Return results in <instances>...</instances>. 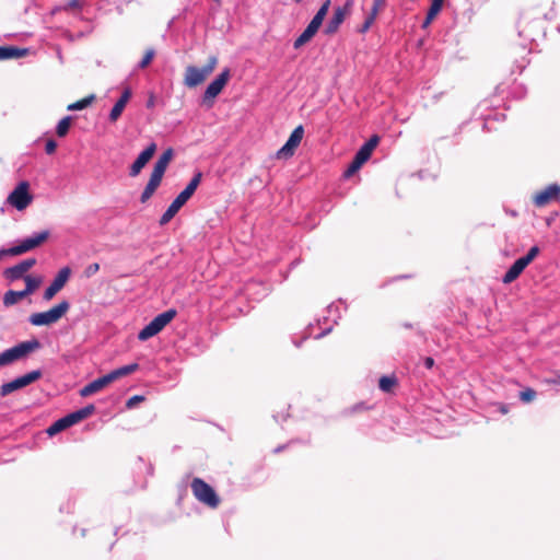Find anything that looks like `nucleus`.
Listing matches in <instances>:
<instances>
[{
  "label": "nucleus",
  "instance_id": "1",
  "mask_svg": "<svg viewBox=\"0 0 560 560\" xmlns=\"http://www.w3.org/2000/svg\"><path fill=\"white\" fill-rule=\"evenodd\" d=\"M201 177L202 174L200 172L192 176L186 188L179 192V195L173 200L166 211L162 214L159 221L160 225L167 224L176 215L179 209L190 199L199 186Z\"/></svg>",
  "mask_w": 560,
  "mask_h": 560
},
{
  "label": "nucleus",
  "instance_id": "2",
  "mask_svg": "<svg viewBox=\"0 0 560 560\" xmlns=\"http://www.w3.org/2000/svg\"><path fill=\"white\" fill-rule=\"evenodd\" d=\"M42 347L37 339L20 342L0 353V368L10 365L15 361L26 358L30 353Z\"/></svg>",
  "mask_w": 560,
  "mask_h": 560
},
{
  "label": "nucleus",
  "instance_id": "3",
  "mask_svg": "<svg viewBox=\"0 0 560 560\" xmlns=\"http://www.w3.org/2000/svg\"><path fill=\"white\" fill-rule=\"evenodd\" d=\"M94 411H95L94 405H92V404L88 405L79 410H75V411L58 419L57 421H55L51 425H49L47 428L46 432L49 436H52V435L70 428L71 425L86 419Z\"/></svg>",
  "mask_w": 560,
  "mask_h": 560
},
{
  "label": "nucleus",
  "instance_id": "4",
  "mask_svg": "<svg viewBox=\"0 0 560 560\" xmlns=\"http://www.w3.org/2000/svg\"><path fill=\"white\" fill-rule=\"evenodd\" d=\"M218 65L217 56H210L208 62L202 68L188 66L185 70L184 84L188 88H196L201 84L215 69Z\"/></svg>",
  "mask_w": 560,
  "mask_h": 560
},
{
  "label": "nucleus",
  "instance_id": "5",
  "mask_svg": "<svg viewBox=\"0 0 560 560\" xmlns=\"http://www.w3.org/2000/svg\"><path fill=\"white\" fill-rule=\"evenodd\" d=\"M177 315L175 308H170L159 315H156L148 325H145L138 334L140 341H145L153 336L158 335L168 325Z\"/></svg>",
  "mask_w": 560,
  "mask_h": 560
},
{
  "label": "nucleus",
  "instance_id": "6",
  "mask_svg": "<svg viewBox=\"0 0 560 560\" xmlns=\"http://www.w3.org/2000/svg\"><path fill=\"white\" fill-rule=\"evenodd\" d=\"M191 491L194 497L201 503L211 509H215L220 504V498L214 489L203 479L196 477L191 481Z\"/></svg>",
  "mask_w": 560,
  "mask_h": 560
},
{
  "label": "nucleus",
  "instance_id": "7",
  "mask_svg": "<svg viewBox=\"0 0 560 560\" xmlns=\"http://www.w3.org/2000/svg\"><path fill=\"white\" fill-rule=\"evenodd\" d=\"M70 308L68 301L63 300L47 312L33 313L28 322L34 326L51 325L58 322Z\"/></svg>",
  "mask_w": 560,
  "mask_h": 560
},
{
  "label": "nucleus",
  "instance_id": "8",
  "mask_svg": "<svg viewBox=\"0 0 560 560\" xmlns=\"http://www.w3.org/2000/svg\"><path fill=\"white\" fill-rule=\"evenodd\" d=\"M49 237V231L44 230L35 232L31 236L21 240L16 245L7 248L8 256H20L46 242Z\"/></svg>",
  "mask_w": 560,
  "mask_h": 560
},
{
  "label": "nucleus",
  "instance_id": "9",
  "mask_svg": "<svg viewBox=\"0 0 560 560\" xmlns=\"http://www.w3.org/2000/svg\"><path fill=\"white\" fill-rule=\"evenodd\" d=\"M7 201L19 211L26 209L33 201V195L30 192L28 182H20L10 192Z\"/></svg>",
  "mask_w": 560,
  "mask_h": 560
},
{
  "label": "nucleus",
  "instance_id": "10",
  "mask_svg": "<svg viewBox=\"0 0 560 560\" xmlns=\"http://www.w3.org/2000/svg\"><path fill=\"white\" fill-rule=\"evenodd\" d=\"M231 77V71L229 68L222 70V72L207 86L203 96L202 103L207 105L208 108L213 106V100L222 92L226 83L229 82Z\"/></svg>",
  "mask_w": 560,
  "mask_h": 560
},
{
  "label": "nucleus",
  "instance_id": "11",
  "mask_svg": "<svg viewBox=\"0 0 560 560\" xmlns=\"http://www.w3.org/2000/svg\"><path fill=\"white\" fill-rule=\"evenodd\" d=\"M40 377H42L40 370L31 371L22 376L14 378L11 382L2 384L0 387V395L2 397H4L18 389H21V388L32 384L33 382L39 380Z\"/></svg>",
  "mask_w": 560,
  "mask_h": 560
},
{
  "label": "nucleus",
  "instance_id": "12",
  "mask_svg": "<svg viewBox=\"0 0 560 560\" xmlns=\"http://www.w3.org/2000/svg\"><path fill=\"white\" fill-rule=\"evenodd\" d=\"M36 265V259L35 258H27V259H24L22 261H20L19 264L12 266V267H9V268H5L3 270V277L7 281L9 282H14V281H18L20 279H23L27 276L26 273Z\"/></svg>",
  "mask_w": 560,
  "mask_h": 560
},
{
  "label": "nucleus",
  "instance_id": "13",
  "mask_svg": "<svg viewBox=\"0 0 560 560\" xmlns=\"http://www.w3.org/2000/svg\"><path fill=\"white\" fill-rule=\"evenodd\" d=\"M352 1L348 0L343 7L335 9L332 16L325 26L324 32L326 35H332L338 31L340 25L343 23L346 15L349 13Z\"/></svg>",
  "mask_w": 560,
  "mask_h": 560
},
{
  "label": "nucleus",
  "instance_id": "14",
  "mask_svg": "<svg viewBox=\"0 0 560 560\" xmlns=\"http://www.w3.org/2000/svg\"><path fill=\"white\" fill-rule=\"evenodd\" d=\"M70 275L71 269L69 267L61 268L49 287L46 288L44 292V300H51L65 287Z\"/></svg>",
  "mask_w": 560,
  "mask_h": 560
},
{
  "label": "nucleus",
  "instance_id": "15",
  "mask_svg": "<svg viewBox=\"0 0 560 560\" xmlns=\"http://www.w3.org/2000/svg\"><path fill=\"white\" fill-rule=\"evenodd\" d=\"M560 198V186L558 184H551L545 189L536 192L534 196V203L536 207H545Z\"/></svg>",
  "mask_w": 560,
  "mask_h": 560
},
{
  "label": "nucleus",
  "instance_id": "16",
  "mask_svg": "<svg viewBox=\"0 0 560 560\" xmlns=\"http://www.w3.org/2000/svg\"><path fill=\"white\" fill-rule=\"evenodd\" d=\"M304 136V128L302 125L298 126L290 135L284 145L278 151V156L289 158L292 156L294 150L299 147Z\"/></svg>",
  "mask_w": 560,
  "mask_h": 560
},
{
  "label": "nucleus",
  "instance_id": "17",
  "mask_svg": "<svg viewBox=\"0 0 560 560\" xmlns=\"http://www.w3.org/2000/svg\"><path fill=\"white\" fill-rule=\"evenodd\" d=\"M156 151V144L154 142L150 143L135 160L129 170V175L131 177H136L140 174L141 170L145 166V164L152 159Z\"/></svg>",
  "mask_w": 560,
  "mask_h": 560
},
{
  "label": "nucleus",
  "instance_id": "18",
  "mask_svg": "<svg viewBox=\"0 0 560 560\" xmlns=\"http://www.w3.org/2000/svg\"><path fill=\"white\" fill-rule=\"evenodd\" d=\"M113 377L110 373H107L106 375H103L89 384H86L84 387L80 389V395L82 397L91 396L100 390H102L104 387L113 383Z\"/></svg>",
  "mask_w": 560,
  "mask_h": 560
},
{
  "label": "nucleus",
  "instance_id": "19",
  "mask_svg": "<svg viewBox=\"0 0 560 560\" xmlns=\"http://www.w3.org/2000/svg\"><path fill=\"white\" fill-rule=\"evenodd\" d=\"M130 97L131 90L129 88H126L109 113V120L112 122L116 121L120 117Z\"/></svg>",
  "mask_w": 560,
  "mask_h": 560
},
{
  "label": "nucleus",
  "instance_id": "20",
  "mask_svg": "<svg viewBox=\"0 0 560 560\" xmlns=\"http://www.w3.org/2000/svg\"><path fill=\"white\" fill-rule=\"evenodd\" d=\"M528 265L521 257L516 259L504 275L502 281L508 284L516 280Z\"/></svg>",
  "mask_w": 560,
  "mask_h": 560
},
{
  "label": "nucleus",
  "instance_id": "21",
  "mask_svg": "<svg viewBox=\"0 0 560 560\" xmlns=\"http://www.w3.org/2000/svg\"><path fill=\"white\" fill-rule=\"evenodd\" d=\"M27 54V49L12 46H0V60L21 58Z\"/></svg>",
  "mask_w": 560,
  "mask_h": 560
},
{
  "label": "nucleus",
  "instance_id": "22",
  "mask_svg": "<svg viewBox=\"0 0 560 560\" xmlns=\"http://www.w3.org/2000/svg\"><path fill=\"white\" fill-rule=\"evenodd\" d=\"M444 0H432L421 27L427 28L442 10Z\"/></svg>",
  "mask_w": 560,
  "mask_h": 560
},
{
  "label": "nucleus",
  "instance_id": "23",
  "mask_svg": "<svg viewBox=\"0 0 560 560\" xmlns=\"http://www.w3.org/2000/svg\"><path fill=\"white\" fill-rule=\"evenodd\" d=\"M172 158L173 149L168 148L160 155L158 161L154 163L153 171H158L159 173L164 174Z\"/></svg>",
  "mask_w": 560,
  "mask_h": 560
},
{
  "label": "nucleus",
  "instance_id": "24",
  "mask_svg": "<svg viewBox=\"0 0 560 560\" xmlns=\"http://www.w3.org/2000/svg\"><path fill=\"white\" fill-rule=\"evenodd\" d=\"M317 33V30L310 24L306 26V28L303 31V33L294 40L293 47L295 49L301 48L303 45L308 43Z\"/></svg>",
  "mask_w": 560,
  "mask_h": 560
},
{
  "label": "nucleus",
  "instance_id": "25",
  "mask_svg": "<svg viewBox=\"0 0 560 560\" xmlns=\"http://www.w3.org/2000/svg\"><path fill=\"white\" fill-rule=\"evenodd\" d=\"M138 369H139V364L138 363H130V364L120 366L118 369H115V370H113L109 373H110V375L113 377V381H116V380H118L120 377H124L126 375H129V374L136 372Z\"/></svg>",
  "mask_w": 560,
  "mask_h": 560
},
{
  "label": "nucleus",
  "instance_id": "26",
  "mask_svg": "<svg viewBox=\"0 0 560 560\" xmlns=\"http://www.w3.org/2000/svg\"><path fill=\"white\" fill-rule=\"evenodd\" d=\"M26 295L27 294L24 293V290H22V291L9 290L4 293L3 304L5 306L13 305V304L18 303L21 299L25 298Z\"/></svg>",
  "mask_w": 560,
  "mask_h": 560
},
{
  "label": "nucleus",
  "instance_id": "27",
  "mask_svg": "<svg viewBox=\"0 0 560 560\" xmlns=\"http://www.w3.org/2000/svg\"><path fill=\"white\" fill-rule=\"evenodd\" d=\"M397 385L396 376H382L378 382L380 389L384 393H390L393 388Z\"/></svg>",
  "mask_w": 560,
  "mask_h": 560
},
{
  "label": "nucleus",
  "instance_id": "28",
  "mask_svg": "<svg viewBox=\"0 0 560 560\" xmlns=\"http://www.w3.org/2000/svg\"><path fill=\"white\" fill-rule=\"evenodd\" d=\"M24 281H25V289H24V293H26L27 295L33 293L42 283V278L40 277H32V276H26L24 278Z\"/></svg>",
  "mask_w": 560,
  "mask_h": 560
},
{
  "label": "nucleus",
  "instance_id": "29",
  "mask_svg": "<svg viewBox=\"0 0 560 560\" xmlns=\"http://www.w3.org/2000/svg\"><path fill=\"white\" fill-rule=\"evenodd\" d=\"M71 120H72V117L71 116H66L63 117L57 125L56 127V133L58 135V137H66L69 129H70V126H71Z\"/></svg>",
  "mask_w": 560,
  "mask_h": 560
},
{
  "label": "nucleus",
  "instance_id": "30",
  "mask_svg": "<svg viewBox=\"0 0 560 560\" xmlns=\"http://www.w3.org/2000/svg\"><path fill=\"white\" fill-rule=\"evenodd\" d=\"M94 100V95H90L88 97H84L80 101H77L70 105H68V110H82L86 108Z\"/></svg>",
  "mask_w": 560,
  "mask_h": 560
},
{
  "label": "nucleus",
  "instance_id": "31",
  "mask_svg": "<svg viewBox=\"0 0 560 560\" xmlns=\"http://www.w3.org/2000/svg\"><path fill=\"white\" fill-rule=\"evenodd\" d=\"M164 174L159 173L158 171H152L150 175V179L147 184V187L155 191L160 186Z\"/></svg>",
  "mask_w": 560,
  "mask_h": 560
},
{
  "label": "nucleus",
  "instance_id": "32",
  "mask_svg": "<svg viewBox=\"0 0 560 560\" xmlns=\"http://www.w3.org/2000/svg\"><path fill=\"white\" fill-rule=\"evenodd\" d=\"M164 174L159 173L158 171H152L150 175V179L147 184V187L155 191L160 186Z\"/></svg>",
  "mask_w": 560,
  "mask_h": 560
},
{
  "label": "nucleus",
  "instance_id": "33",
  "mask_svg": "<svg viewBox=\"0 0 560 560\" xmlns=\"http://www.w3.org/2000/svg\"><path fill=\"white\" fill-rule=\"evenodd\" d=\"M537 396V393L535 389L527 387L524 390L520 392V399L525 402L529 404L535 400Z\"/></svg>",
  "mask_w": 560,
  "mask_h": 560
},
{
  "label": "nucleus",
  "instance_id": "34",
  "mask_svg": "<svg viewBox=\"0 0 560 560\" xmlns=\"http://www.w3.org/2000/svg\"><path fill=\"white\" fill-rule=\"evenodd\" d=\"M372 152L362 145L354 155V159L364 164L370 158Z\"/></svg>",
  "mask_w": 560,
  "mask_h": 560
},
{
  "label": "nucleus",
  "instance_id": "35",
  "mask_svg": "<svg viewBox=\"0 0 560 560\" xmlns=\"http://www.w3.org/2000/svg\"><path fill=\"white\" fill-rule=\"evenodd\" d=\"M154 55H155L154 49H152V48L148 49L145 51V55L143 56V58L139 62L138 67L140 69H144L145 67H148L150 65V62L152 61Z\"/></svg>",
  "mask_w": 560,
  "mask_h": 560
},
{
  "label": "nucleus",
  "instance_id": "36",
  "mask_svg": "<svg viewBox=\"0 0 560 560\" xmlns=\"http://www.w3.org/2000/svg\"><path fill=\"white\" fill-rule=\"evenodd\" d=\"M362 165L363 164L361 162H359L358 160H355L353 158L352 162L350 163L348 168L345 171V174H343L345 177L352 176L355 172H358L361 168Z\"/></svg>",
  "mask_w": 560,
  "mask_h": 560
},
{
  "label": "nucleus",
  "instance_id": "37",
  "mask_svg": "<svg viewBox=\"0 0 560 560\" xmlns=\"http://www.w3.org/2000/svg\"><path fill=\"white\" fill-rule=\"evenodd\" d=\"M540 253V248L538 246H533L529 248L528 253L521 257L527 265H529Z\"/></svg>",
  "mask_w": 560,
  "mask_h": 560
},
{
  "label": "nucleus",
  "instance_id": "38",
  "mask_svg": "<svg viewBox=\"0 0 560 560\" xmlns=\"http://www.w3.org/2000/svg\"><path fill=\"white\" fill-rule=\"evenodd\" d=\"M375 19H376V15H374L370 12V14L365 18L363 24L359 28V32L362 34L366 33L370 30V27L372 26V24L374 23Z\"/></svg>",
  "mask_w": 560,
  "mask_h": 560
},
{
  "label": "nucleus",
  "instance_id": "39",
  "mask_svg": "<svg viewBox=\"0 0 560 560\" xmlns=\"http://www.w3.org/2000/svg\"><path fill=\"white\" fill-rule=\"evenodd\" d=\"M83 5V0H69L62 8L63 11L80 10Z\"/></svg>",
  "mask_w": 560,
  "mask_h": 560
},
{
  "label": "nucleus",
  "instance_id": "40",
  "mask_svg": "<svg viewBox=\"0 0 560 560\" xmlns=\"http://www.w3.org/2000/svg\"><path fill=\"white\" fill-rule=\"evenodd\" d=\"M100 270V264L97 262H93V264H90L85 269H84V276L86 278H91L92 276H94L95 273H97Z\"/></svg>",
  "mask_w": 560,
  "mask_h": 560
},
{
  "label": "nucleus",
  "instance_id": "41",
  "mask_svg": "<svg viewBox=\"0 0 560 560\" xmlns=\"http://www.w3.org/2000/svg\"><path fill=\"white\" fill-rule=\"evenodd\" d=\"M144 400V396H141V395H135L132 397H130L127 402H126V407L128 409H132L135 408L139 402L143 401Z\"/></svg>",
  "mask_w": 560,
  "mask_h": 560
},
{
  "label": "nucleus",
  "instance_id": "42",
  "mask_svg": "<svg viewBox=\"0 0 560 560\" xmlns=\"http://www.w3.org/2000/svg\"><path fill=\"white\" fill-rule=\"evenodd\" d=\"M380 138L377 136H372L363 145L368 148L371 152L376 148Z\"/></svg>",
  "mask_w": 560,
  "mask_h": 560
},
{
  "label": "nucleus",
  "instance_id": "43",
  "mask_svg": "<svg viewBox=\"0 0 560 560\" xmlns=\"http://www.w3.org/2000/svg\"><path fill=\"white\" fill-rule=\"evenodd\" d=\"M385 5V0H374L373 5L371 8V13L376 15L378 14V11Z\"/></svg>",
  "mask_w": 560,
  "mask_h": 560
},
{
  "label": "nucleus",
  "instance_id": "44",
  "mask_svg": "<svg viewBox=\"0 0 560 560\" xmlns=\"http://www.w3.org/2000/svg\"><path fill=\"white\" fill-rule=\"evenodd\" d=\"M329 7H330V0L324 1L323 4L320 5V8L318 9V11L316 12V14L320 15L322 18L325 19Z\"/></svg>",
  "mask_w": 560,
  "mask_h": 560
},
{
  "label": "nucleus",
  "instance_id": "45",
  "mask_svg": "<svg viewBox=\"0 0 560 560\" xmlns=\"http://www.w3.org/2000/svg\"><path fill=\"white\" fill-rule=\"evenodd\" d=\"M56 149H57L56 141L52 139L47 140V142L45 144V152L47 154H52V153H55Z\"/></svg>",
  "mask_w": 560,
  "mask_h": 560
},
{
  "label": "nucleus",
  "instance_id": "46",
  "mask_svg": "<svg viewBox=\"0 0 560 560\" xmlns=\"http://www.w3.org/2000/svg\"><path fill=\"white\" fill-rule=\"evenodd\" d=\"M323 21H324V18L315 14L308 24L318 31L320 25L323 24Z\"/></svg>",
  "mask_w": 560,
  "mask_h": 560
},
{
  "label": "nucleus",
  "instance_id": "47",
  "mask_svg": "<svg viewBox=\"0 0 560 560\" xmlns=\"http://www.w3.org/2000/svg\"><path fill=\"white\" fill-rule=\"evenodd\" d=\"M323 21H324V18L315 14L308 24L318 31L320 25L323 24Z\"/></svg>",
  "mask_w": 560,
  "mask_h": 560
},
{
  "label": "nucleus",
  "instance_id": "48",
  "mask_svg": "<svg viewBox=\"0 0 560 560\" xmlns=\"http://www.w3.org/2000/svg\"><path fill=\"white\" fill-rule=\"evenodd\" d=\"M155 191H153L152 189L148 188L147 186L144 187L142 194H141V197H140V201L141 202H145L147 200H149L152 195L154 194Z\"/></svg>",
  "mask_w": 560,
  "mask_h": 560
},
{
  "label": "nucleus",
  "instance_id": "49",
  "mask_svg": "<svg viewBox=\"0 0 560 560\" xmlns=\"http://www.w3.org/2000/svg\"><path fill=\"white\" fill-rule=\"evenodd\" d=\"M424 365L425 368L431 369L434 365V360L430 357L425 358Z\"/></svg>",
  "mask_w": 560,
  "mask_h": 560
},
{
  "label": "nucleus",
  "instance_id": "50",
  "mask_svg": "<svg viewBox=\"0 0 560 560\" xmlns=\"http://www.w3.org/2000/svg\"><path fill=\"white\" fill-rule=\"evenodd\" d=\"M499 410L501 413L506 415L509 412V408L504 404H499Z\"/></svg>",
  "mask_w": 560,
  "mask_h": 560
},
{
  "label": "nucleus",
  "instance_id": "51",
  "mask_svg": "<svg viewBox=\"0 0 560 560\" xmlns=\"http://www.w3.org/2000/svg\"><path fill=\"white\" fill-rule=\"evenodd\" d=\"M3 256H8L7 249H0V259H1Z\"/></svg>",
  "mask_w": 560,
  "mask_h": 560
},
{
  "label": "nucleus",
  "instance_id": "52",
  "mask_svg": "<svg viewBox=\"0 0 560 560\" xmlns=\"http://www.w3.org/2000/svg\"><path fill=\"white\" fill-rule=\"evenodd\" d=\"M153 105H154V101H153V98L151 97V98L148 101L147 106H148V107H152Z\"/></svg>",
  "mask_w": 560,
  "mask_h": 560
},
{
  "label": "nucleus",
  "instance_id": "53",
  "mask_svg": "<svg viewBox=\"0 0 560 560\" xmlns=\"http://www.w3.org/2000/svg\"><path fill=\"white\" fill-rule=\"evenodd\" d=\"M547 382L548 383H552V384H559L560 383V378L559 380H548Z\"/></svg>",
  "mask_w": 560,
  "mask_h": 560
},
{
  "label": "nucleus",
  "instance_id": "54",
  "mask_svg": "<svg viewBox=\"0 0 560 560\" xmlns=\"http://www.w3.org/2000/svg\"><path fill=\"white\" fill-rule=\"evenodd\" d=\"M280 451H282V447H281V446H279V447H277V448L275 450V452H277V453H278V452H280Z\"/></svg>",
  "mask_w": 560,
  "mask_h": 560
},
{
  "label": "nucleus",
  "instance_id": "55",
  "mask_svg": "<svg viewBox=\"0 0 560 560\" xmlns=\"http://www.w3.org/2000/svg\"><path fill=\"white\" fill-rule=\"evenodd\" d=\"M218 5L221 4V0H213Z\"/></svg>",
  "mask_w": 560,
  "mask_h": 560
},
{
  "label": "nucleus",
  "instance_id": "56",
  "mask_svg": "<svg viewBox=\"0 0 560 560\" xmlns=\"http://www.w3.org/2000/svg\"><path fill=\"white\" fill-rule=\"evenodd\" d=\"M406 328H411V324H405L404 325Z\"/></svg>",
  "mask_w": 560,
  "mask_h": 560
},
{
  "label": "nucleus",
  "instance_id": "57",
  "mask_svg": "<svg viewBox=\"0 0 560 560\" xmlns=\"http://www.w3.org/2000/svg\"><path fill=\"white\" fill-rule=\"evenodd\" d=\"M325 334H326V332H322V334H319L316 338H320V337H323Z\"/></svg>",
  "mask_w": 560,
  "mask_h": 560
},
{
  "label": "nucleus",
  "instance_id": "58",
  "mask_svg": "<svg viewBox=\"0 0 560 560\" xmlns=\"http://www.w3.org/2000/svg\"><path fill=\"white\" fill-rule=\"evenodd\" d=\"M303 0H293L295 3H301Z\"/></svg>",
  "mask_w": 560,
  "mask_h": 560
}]
</instances>
